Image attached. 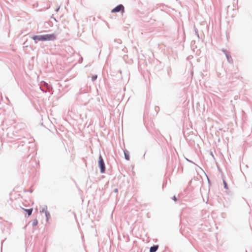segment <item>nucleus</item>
Instances as JSON below:
<instances>
[{"instance_id":"obj_1","label":"nucleus","mask_w":252,"mask_h":252,"mask_svg":"<svg viewBox=\"0 0 252 252\" xmlns=\"http://www.w3.org/2000/svg\"><path fill=\"white\" fill-rule=\"evenodd\" d=\"M56 38V36L55 34H47L41 35H35L32 37V39L34 40L38 41H52L54 40Z\"/></svg>"},{"instance_id":"obj_2","label":"nucleus","mask_w":252,"mask_h":252,"mask_svg":"<svg viewBox=\"0 0 252 252\" xmlns=\"http://www.w3.org/2000/svg\"><path fill=\"white\" fill-rule=\"evenodd\" d=\"M99 165L100 168L101 173H103L105 171V164L103 161V159L101 156L99 157Z\"/></svg>"},{"instance_id":"obj_3","label":"nucleus","mask_w":252,"mask_h":252,"mask_svg":"<svg viewBox=\"0 0 252 252\" xmlns=\"http://www.w3.org/2000/svg\"><path fill=\"white\" fill-rule=\"evenodd\" d=\"M121 10H122L123 12L124 11V7L122 4L118 5L115 8L112 9V12H118Z\"/></svg>"},{"instance_id":"obj_4","label":"nucleus","mask_w":252,"mask_h":252,"mask_svg":"<svg viewBox=\"0 0 252 252\" xmlns=\"http://www.w3.org/2000/svg\"><path fill=\"white\" fill-rule=\"evenodd\" d=\"M158 246H154L151 247L150 249V252H155L157 251L158 249Z\"/></svg>"},{"instance_id":"obj_5","label":"nucleus","mask_w":252,"mask_h":252,"mask_svg":"<svg viewBox=\"0 0 252 252\" xmlns=\"http://www.w3.org/2000/svg\"><path fill=\"white\" fill-rule=\"evenodd\" d=\"M23 209L25 211H26L28 213L29 216H30L32 214V209Z\"/></svg>"},{"instance_id":"obj_6","label":"nucleus","mask_w":252,"mask_h":252,"mask_svg":"<svg viewBox=\"0 0 252 252\" xmlns=\"http://www.w3.org/2000/svg\"><path fill=\"white\" fill-rule=\"evenodd\" d=\"M124 154H125V158L127 160H129L130 158H129V154L126 152H125Z\"/></svg>"},{"instance_id":"obj_7","label":"nucleus","mask_w":252,"mask_h":252,"mask_svg":"<svg viewBox=\"0 0 252 252\" xmlns=\"http://www.w3.org/2000/svg\"><path fill=\"white\" fill-rule=\"evenodd\" d=\"M37 224H38V220L36 219L34 220L32 223V226H35L37 225Z\"/></svg>"},{"instance_id":"obj_8","label":"nucleus","mask_w":252,"mask_h":252,"mask_svg":"<svg viewBox=\"0 0 252 252\" xmlns=\"http://www.w3.org/2000/svg\"><path fill=\"white\" fill-rule=\"evenodd\" d=\"M96 78H97V75H93L92 77V79L93 81H94Z\"/></svg>"},{"instance_id":"obj_9","label":"nucleus","mask_w":252,"mask_h":252,"mask_svg":"<svg viewBox=\"0 0 252 252\" xmlns=\"http://www.w3.org/2000/svg\"><path fill=\"white\" fill-rule=\"evenodd\" d=\"M223 184H224V187L225 189H227L228 188H227V184L226 183V182L225 181H223Z\"/></svg>"},{"instance_id":"obj_10","label":"nucleus","mask_w":252,"mask_h":252,"mask_svg":"<svg viewBox=\"0 0 252 252\" xmlns=\"http://www.w3.org/2000/svg\"><path fill=\"white\" fill-rule=\"evenodd\" d=\"M173 200L174 201H177V198H176V197L175 196L173 197Z\"/></svg>"}]
</instances>
